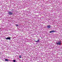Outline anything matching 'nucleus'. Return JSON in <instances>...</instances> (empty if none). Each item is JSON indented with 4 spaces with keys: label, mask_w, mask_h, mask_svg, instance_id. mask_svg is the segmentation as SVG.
<instances>
[{
    "label": "nucleus",
    "mask_w": 62,
    "mask_h": 62,
    "mask_svg": "<svg viewBox=\"0 0 62 62\" xmlns=\"http://www.w3.org/2000/svg\"><path fill=\"white\" fill-rule=\"evenodd\" d=\"M61 42L60 41H59L58 42L56 43V44L57 45H61Z\"/></svg>",
    "instance_id": "obj_1"
},
{
    "label": "nucleus",
    "mask_w": 62,
    "mask_h": 62,
    "mask_svg": "<svg viewBox=\"0 0 62 62\" xmlns=\"http://www.w3.org/2000/svg\"><path fill=\"white\" fill-rule=\"evenodd\" d=\"M8 14L9 15H12L13 14V13L12 12H11L10 11H8Z\"/></svg>",
    "instance_id": "obj_2"
},
{
    "label": "nucleus",
    "mask_w": 62,
    "mask_h": 62,
    "mask_svg": "<svg viewBox=\"0 0 62 62\" xmlns=\"http://www.w3.org/2000/svg\"><path fill=\"white\" fill-rule=\"evenodd\" d=\"M5 39H9H9H10V37H7V38H6Z\"/></svg>",
    "instance_id": "obj_3"
},
{
    "label": "nucleus",
    "mask_w": 62,
    "mask_h": 62,
    "mask_svg": "<svg viewBox=\"0 0 62 62\" xmlns=\"http://www.w3.org/2000/svg\"><path fill=\"white\" fill-rule=\"evenodd\" d=\"M56 31L54 30H53L49 32L50 33H52V32H55Z\"/></svg>",
    "instance_id": "obj_4"
},
{
    "label": "nucleus",
    "mask_w": 62,
    "mask_h": 62,
    "mask_svg": "<svg viewBox=\"0 0 62 62\" xmlns=\"http://www.w3.org/2000/svg\"><path fill=\"white\" fill-rule=\"evenodd\" d=\"M47 28H51V26L50 25H48L47 26Z\"/></svg>",
    "instance_id": "obj_5"
},
{
    "label": "nucleus",
    "mask_w": 62,
    "mask_h": 62,
    "mask_svg": "<svg viewBox=\"0 0 62 62\" xmlns=\"http://www.w3.org/2000/svg\"><path fill=\"white\" fill-rule=\"evenodd\" d=\"M39 39H38V41H35V42H39Z\"/></svg>",
    "instance_id": "obj_6"
},
{
    "label": "nucleus",
    "mask_w": 62,
    "mask_h": 62,
    "mask_svg": "<svg viewBox=\"0 0 62 62\" xmlns=\"http://www.w3.org/2000/svg\"><path fill=\"white\" fill-rule=\"evenodd\" d=\"M5 61H8V60L7 59H5Z\"/></svg>",
    "instance_id": "obj_7"
},
{
    "label": "nucleus",
    "mask_w": 62,
    "mask_h": 62,
    "mask_svg": "<svg viewBox=\"0 0 62 62\" xmlns=\"http://www.w3.org/2000/svg\"><path fill=\"white\" fill-rule=\"evenodd\" d=\"M19 57L20 58H21V57H22V55H20Z\"/></svg>",
    "instance_id": "obj_8"
},
{
    "label": "nucleus",
    "mask_w": 62,
    "mask_h": 62,
    "mask_svg": "<svg viewBox=\"0 0 62 62\" xmlns=\"http://www.w3.org/2000/svg\"><path fill=\"white\" fill-rule=\"evenodd\" d=\"M13 62H16V61H15V60H13Z\"/></svg>",
    "instance_id": "obj_9"
},
{
    "label": "nucleus",
    "mask_w": 62,
    "mask_h": 62,
    "mask_svg": "<svg viewBox=\"0 0 62 62\" xmlns=\"http://www.w3.org/2000/svg\"><path fill=\"white\" fill-rule=\"evenodd\" d=\"M16 26H19L18 25V24H16Z\"/></svg>",
    "instance_id": "obj_10"
},
{
    "label": "nucleus",
    "mask_w": 62,
    "mask_h": 62,
    "mask_svg": "<svg viewBox=\"0 0 62 62\" xmlns=\"http://www.w3.org/2000/svg\"><path fill=\"white\" fill-rule=\"evenodd\" d=\"M0 30H1V29H0Z\"/></svg>",
    "instance_id": "obj_11"
}]
</instances>
